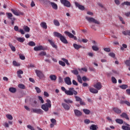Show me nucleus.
Instances as JSON below:
<instances>
[{"instance_id":"obj_1","label":"nucleus","mask_w":130,"mask_h":130,"mask_svg":"<svg viewBox=\"0 0 130 130\" xmlns=\"http://www.w3.org/2000/svg\"><path fill=\"white\" fill-rule=\"evenodd\" d=\"M61 89L62 91L64 92L66 95L68 96H73V95H78V91L75 90V88L73 87H70L69 90H67L64 87H61Z\"/></svg>"},{"instance_id":"obj_2","label":"nucleus","mask_w":130,"mask_h":130,"mask_svg":"<svg viewBox=\"0 0 130 130\" xmlns=\"http://www.w3.org/2000/svg\"><path fill=\"white\" fill-rule=\"evenodd\" d=\"M53 35L54 37H57V38H59L60 41H61L62 43H64V44H68V40H67V39H66V37L62 36L61 34L58 32L54 31L53 32Z\"/></svg>"},{"instance_id":"obj_3","label":"nucleus","mask_w":130,"mask_h":130,"mask_svg":"<svg viewBox=\"0 0 130 130\" xmlns=\"http://www.w3.org/2000/svg\"><path fill=\"white\" fill-rule=\"evenodd\" d=\"M46 103L43 104L41 106L42 109L44 110L46 112H47L49 110V108H51V101L50 100H46Z\"/></svg>"},{"instance_id":"obj_4","label":"nucleus","mask_w":130,"mask_h":130,"mask_svg":"<svg viewBox=\"0 0 130 130\" xmlns=\"http://www.w3.org/2000/svg\"><path fill=\"white\" fill-rule=\"evenodd\" d=\"M64 102H65V103H62V105L63 107V108H64L66 109V110H70V104H73V101L71 100H69V99H64ZM66 103H67L66 104ZM69 104V105H68Z\"/></svg>"},{"instance_id":"obj_5","label":"nucleus","mask_w":130,"mask_h":130,"mask_svg":"<svg viewBox=\"0 0 130 130\" xmlns=\"http://www.w3.org/2000/svg\"><path fill=\"white\" fill-rule=\"evenodd\" d=\"M60 2L64 7H67V8H71V3L68 0H60Z\"/></svg>"},{"instance_id":"obj_6","label":"nucleus","mask_w":130,"mask_h":130,"mask_svg":"<svg viewBox=\"0 0 130 130\" xmlns=\"http://www.w3.org/2000/svg\"><path fill=\"white\" fill-rule=\"evenodd\" d=\"M86 19L89 22H92V23H94V24H97L98 25H99V24H100V22H99L98 20L94 19V18L86 17Z\"/></svg>"},{"instance_id":"obj_7","label":"nucleus","mask_w":130,"mask_h":130,"mask_svg":"<svg viewBox=\"0 0 130 130\" xmlns=\"http://www.w3.org/2000/svg\"><path fill=\"white\" fill-rule=\"evenodd\" d=\"M35 72H36L37 77H39V79H40V80L43 79V78L44 77V74H43V73H42V72L41 71L36 70L35 71Z\"/></svg>"},{"instance_id":"obj_8","label":"nucleus","mask_w":130,"mask_h":130,"mask_svg":"<svg viewBox=\"0 0 130 130\" xmlns=\"http://www.w3.org/2000/svg\"><path fill=\"white\" fill-rule=\"evenodd\" d=\"M11 12H12V13L14 14V15H15V16H21V15L22 16H23V15H24V13H23L22 12H21L20 11H17V10H15L13 9H12L11 10Z\"/></svg>"},{"instance_id":"obj_9","label":"nucleus","mask_w":130,"mask_h":130,"mask_svg":"<svg viewBox=\"0 0 130 130\" xmlns=\"http://www.w3.org/2000/svg\"><path fill=\"white\" fill-rule=\"evenodd\" d=\"M64 34H66V35H67L68 37H69V38H73L74 40H77V37L74 36L73 34L70 32L69 31H64Z\"/></svg>"},{"instance_id":"obj_10","label":"nucleus","mask_w":130,"mask_h":130,"mask_svg":"<svg viewBox=\"0 0 130 130\" xmlns=\"http://www.w3.org/2000/svg\"><path fill=\"white\" fill-rule=\"evenodd\" d=\"M31 112L37 114H43V111L41 109H33Z\"/></svg>"},{"instance_id":"obj_11","label":"nucleus","mask_w":130,"mask_h":130,"mask_svg":"<svg viewBox=\"0 0 130 130\" xmlns=\"http://www.w3.org/2000/svg\"><path fill=\"white\" fill-rule=\"evenodd\" d=\"M15 31H18L19 32V33H21V34H22V35H24V34H25V31H24V30L22 29H20L19 30V27L17 25L14 26V28Z\"/></svg>"},{"instance_id":"obj_12","label":"nucleus","mask_w":130,"mask_h":130,"mask_svg":"<svg viewBox=\"0 0 130 130\" xmlns=\"http://www.w3.org/2000/svg\"><path fill=\"white\" fill-rule=\"evenodd\" d=\"M94 88L95 89H97V90H100L101 88H102V84H101V83L98 82L95 84L93 85Z\"/></svg>"},{"instance_id":"obj_13","label":"nucleus","mask_w":130,"mask_h":130,"mask_svg":"<svg viewBox=\"0 0 130 130\" xmlns=\"http://www.w3.org/2000/svg\"><path fill=\"white\" fill-rule=\"evenodd\" d=\"M49 3L51 5L52 9H53L54 10H57L58 9L57 4H55L54 2H50V1H49Z\"/></svg>"},{"instance_id":"obj_14","label":"nucleus","mask_w":130,"mask_h":130,"mask_svg":"<svg viewBox=\"0 0 130 130\" xmlns=\"http://www.w3.org/2000/svg\"><path fill=\"white\" fill-rule=\"evenodd\" d=\"M48 41L53 48H55V49L57 48V45L54 44V42H53V41L49 39L48 40Z\"/></svg>"},{"instance_id":"obj_15","label":"nucleus","mask_w":130,"mask_h":130,"mask_svg":"<svg viewBox=\"0 0 130 130\" xmlns=\"http://www.w3.org/2000/svg\"><path fill=\"white\" fill-rule=\"evenodd\" d=\"M113 110L115 113H117V114H120L121 113V110L119 109V108L117 107H113Z\"/></svg>"},{"instance_id":"obj_16","label":"nucleus","mask_w":130,"mask_h":130,"mask_svg":"<svg viewBox=\"0 0 130 130\" xmlns=\"http://www.w3.org/2000/svg\"><path fill=\"white\" fill-rule=\"evenodd\" d=\"M64 82L67 85H72V81H71V78L69 77L65 78Z\"/></svg>"},{"instance_id":"obj_17","label":"nucleus","mask_w":130,"mask_h":130,"mask_svg":"<svg viewBox=\"0 0 130 130\" xmlns=\"http://www.w3.org/2000/svg\"><path fill=\"white\" fill-rule=\"evenodd\" d=\"M75 6H76L77 8L79 9V10H81V11H84V10H85V7H84L83 5L79 4V3L77 2H75Z\"/></svg>"},{"instance_id":"obj_18","label":"nucleus","mask_w":130,"mask_h":130,"mask_svg":"<svg viewBox=\"0 0 130 130\" xmlns=\"http://www.w3.org/2000/svg\"><path fill=\"white\" fill-rule=\"evenodd\" d=\"M74 113L76 115V116H77L78 117H79V116H81L82 115V112H81V111H80L78 110H74Z\"/></svg>"},{"instance_id":"obj_19","label":"nucleus","mask_w":130,"mask_h":130,"mask_svg":"<svg viewBox=\"0 0 130 130\" xmlns=\"http://www.w3.org/2000/svg\"><path fill=\"white\" fill-rule=\"evenodd\" d=\"M40 26L43 29H45L46 30L47 29V24H46V22H42L40 23Z\"/></svg>"},{"instance_id":"obj_20","label":"nucleus","mask_w":130,"mask_h":130,"mask_svg":"<svg viewBox=\"0 0 130 130\" xmlns=\"http://www.w3.org/2000/svg\"><path fill=\"white\" fill-rule=\"evenodd\" d=\"M35 51H39V50H43V47L41 45H40L38 47H35L34 48Z\"/></svg>"},{"instance_id":"obj_21","label":"nucleus","mask_w":130,"mask_h":130,"mask_svg":"<svg viewBox=\"0 0 130 130\" xmlns=\"http://www.w3.org/2000/svg\"><path fill=\"white\" fill-rule=\"evenodd\" d=\"M121 117H123L124 118H125L127 119V120H129V118L128 117V116L127 115V114L126 113H122L120 115Z\"/></svg>"},{"instance_id":"obj_22","label":"nucleus","mask_w":130,"mask_h":130,"mask_svg":"<svg viewBox=\"0 0 130 130\" xmlns=\"http://www.w3.org/2000/svg\"><path fill=\"white\" fill-rule=\"evenodd\" d=\"M73 47L75 48V49H76L77 50H79L80 48H82V46L80 45H78L77 44H74Z\"/></svg>"},{"instance_id":"obj_23","label":"nucleus","mask_w":130,"mask_h":130,"mask_svg":"<svg viewBox=\"0 0 130 130\" xmlns=\"http://www.w3.org/2000/svg\"><path fill=\"white\" fill-rule=\"evenodd\" d=\"M89 91L93 94H97V93H98V90L93 88H89Z\"/></svg>"},{"instance_id":"obj_24","label":"nucleus","mask_w":130,"mask_h":130,"mask_svg":"<svg viewBox=\"0 0 130 130\" xmlns=\"http://www.w3.org/2000/svg\"><path fill=\"white\" fill-rule=\"evenodd\" d=\"M98 128V126L95 124H92L90 127V129L92 130H97Z\"/></svg>"},{"instance_id":"obj_25","label":"nucleus","mask_w":130,"mask_h":130,"mask_svg":"<svg viewBox=\"0 0 130 130\" xmlns=\"http://www.w3.org/2000/svg\"><path fill=\"white\" fill-rule=\"evenodd\" d=\"M49 78L51 81H56V79H57V77H56L55 75H51L50 76Z\"/></svg>"},{"instance_id":"obj_26","label":"nucleus","mask_w":130,"mask_h":130,"mask_svg":"<svg viewBox=\"0 0 130 130\" xmlns=\"http://www.w3.org/2000/svg\"><path fill=\"white\" fill-rule=\"evenodd\" d=\"M9 46L10 47V48L12 51H13L14 52H15V51H16V47H15L14 46H13V44L9 43Z\"/></svg>"},{"instance_id":"obj_27","label":"nucleus","mask_w":130,"mask_h":130,"mask_svg":"<svg viewBox=\"0 0 130 130\" xmlns=\"http://www.w3.org/2000/svg\"><path fill=\"white\" fill-rule=\"evenodd\" d=\"M126 125L127 126H122V129L124 130H130V127H129V124L126 123Z\"/></svg>"},{"instance_id":"obj_28","label":"nucleus","mask_w":130,"mask_h":130,"mask_svg":"<svg viewBox=\"0 0 130 130\" xmlns=\"http://www.w3.org/2000/svg\"><path fill=\"white\" fill-rule=\"evenodd\" d=\"M23 29L24 30L25 32H30V27L27 25H24L23 26Z\"/></svg>"},{"instance_id":"obj_29","label":"nucleus","mask_w":130,"mask_h":130,"mask_svg":"<svg viewBox=\"0 0 130 130\" xmlns=\"http://www.w3.org/2000/svg\"><path fill=\"white\" fill-rule=\"evenodd\" d=\"M53 23L55 26H57V27H58L60 26V24L59 23V21L56 19H54L53 20Z\"/></svg>"},{"instance_id":"obj_30","label":"nucleus","mask_w":130,"mask_h":130,"mask_svg":"<svg viewBox=\"0 0 130 130\" xmlns=\"http://www.w3.org/2000/svg\"><path fill=\"white\" fill-rule=\"evenodd\" d=\"M120 89H122V90H125V89H127L128 88V86L126 84H122L120 86Z\"/></svg>"},{"instance_id":"obj_31","label":"nucleus","mask_w":130,"mask_h":130,"mask_svg":"<svg viewBox=\"0 0 130 130\" xmlns=\"http://www.w3.org/2000/svg\"><path fill=\"white\" fill-rule=\"evenodd\" d=\"M16 40L21 43H23L25 41V38H17Z\"/></svg>"},{"instance_id":"obj_32","label":"nucleus","mask_w":130,"mask_h":130,"mask_svg":"<svg viewBox=\"0 0 130 130\" xmlns=\"http://www.w3.org/2000/svg\"><path fill=\"white\" fill-rule=\"evenodd\" d=\"M122 34L125 36H130V30H125L122 31Z\"/></svg>"},{"instance_id":"obj_33","label":"nucleus","mask_w":130,"mask_h":130,"mask_svg":"<svg viewBox=\"0 0 130 130\" xmlns=\"http://www.w3.org/2000/svg\"><path fill=\"white\" fill-rule=\"evenodd\" d=\"M9 91L11 93H16V92H17V89H16V88L14 87H10L9 88Z\"/></svg>"},{"instance_id":"obj_34","label":"nucleus","mask_w":130,"mask_h":130,"mask_svg":"<svg viewBox=\"0 0 130 130\" xmlns=\"http://www.w3.org/2000/svg\"><path fill=\"white\" fill-rule=\"evenodd\" d=\"M115 121L117 123H119V124H122V123H123V120L121 119H116Z\"/></svg>"},{"instance_id":"obj_35","label":"nucleus","mask_w":130,"mask_h":130,"mask_svg":"<svg viewBox=\"0 0 130 130\" xmlns=\"http://www.w3.org/2000/svg\"><path fill=\"white\" fill-rule=\"evenodd\" d=\"M77 80L79 83H80V84H83V80H82V77H81V76H77Z\"/></svg>"},{"instance_id":"obj_36","label":"nucleus","mask_w":130,"mask_h":130,"mask_svg":"<svg viewBox=\"0 0 130 130\" xmlns=\"http://www.w3.org/2000/svg\"><path fill=\"white\" fill-rule=\"evenodd\" d=\"M122 47H120V50L123 51L124 50V48H127V45L125 44H123L122 45Z\"/></svg>"},{"instance_id":"obj_37","label":"nucleus","mask_w":130,"mask_h":130,"mask_svg":"<svg viewBox=\"0 0 130 130\" xmlns=\"http://www.w3.org/2000/svg\"><path fill=\"white\" fill-rule=\"evenodd\" d=\"M125 64L127 66V67H130V57L129 58V60H126L124 61Z\"/></svg>"},{"instance_id":"obj_38","label":"nucleus","mask_w":130,"mask_h":130,"mask_svg":"<svg viewBox=\"0 0 130 130\" xmlns=\"http://www.w3.org/2000/svg\"><path fill=\"white\" fill-rule=\"evenodd\" d=\"M83 111L85 113V114H86V115L90 114V111L88 109H84L83 110Z\"/></svg>"},{"instance_id":"obj_39","label":"nucleus","mask_w":130,"mask_h":130,"mask_svg":"<svg viewBox=\"0 0 130 130\" xmlns=\"http://www.w3.org/2000/svg\"><path fill=\"white\" fill-rule=\"evenodd\" d=\"M6 117L8 119H9V120H13V116H12V115L7 114Z\"/></svg>"},{"instance_id":"obj_40","label":"nucleus","mask_w":130,"mask_h":130,"mask_svg":"<svg viewBox=\"0 0 130 130\" xmlns=\"http://www.w3.org/2000/svg\"><path fill=\"white\" fill-rule=\"evenodd\" d=\"M6 15H7L8 19H10V20H11V19H13L12 18V17H13V14H12V13H7Z\"/></svg>"},{"instance_id":"obj_41","label":"nucleus","mask_w":130,"mask_h":130,"mask_svg":"<svg viewBox=\"0 0 130 130\" xmlns=\"http://www.w3.org/2000/svg\"><path fill=\"white\" fill-rule=\"evenodd\" d=\"M28 45L29 46H35V45H36V44L33 41H30L28 42Z\"/></svg>"},{"instance_id":"obj_42","label":"nucleus","mask_w":130,"mask_h":130,"mask_svg":"<svg viewBox=\"0 0 130 130\" xmlns=\"http://www.w3.org/2000/svg\"><path fill=\"white\" fill-rule=\"evenodd\" d=\"M71 72L72 74H74V75H79V71H78L77 70H72Z\"/></svg>"},{"instance_id":"obj_43","label":"nucleus","mask_w":130,"mask_h":130,"mask_svg":"<svg viewBox=\"0 0 130 130\" xmlns=\"http://www.w3.org/2000/svg\"><path fill=\"white\" fill-rule=\"evenodd\" d=\"M92 49L94 51H98V50H99V48L96 46H92Z\"/></svg>"},{"instance_id":"obj_44","label":"nucleus","mask_w":130,"mask_h":130,"mask_svg":"<svg viewBox=\"0 0 130 130\" xmlns=\"http://www.w3.org/2000/svg\"><path fill=\"white\" fill-rule=\"evenodd\" d=\"M122 6H130V2H124L121 4Z\"/></svg>"},{"instance_id":"obj_45","label":"nucleus","mask_w":130,"mask_h":130,"mask_svg":"<svg viewBox=\"0 0 130 130\" xmlns=\"http://www.w3.org/2000/svg\"><path fill=\"white\" fill-rule=\"evenodd\" d=\"M75 98L76 99V101H77V102H80L82 100V99L78 96H75Z\"/></svg>"},{"instance_id":"obj_46","label":"nucleus","mask_w":130,"mask_h":130,"mask_svg":"<svg viewBox=\"0 0 130 130\" xmlns=\"http://www.w3.org/2000/svg\"><path fill=\"white\" fill-rule=\"evenodd\" d=\"M39 55L40 56H45L46 55V52L42 51L39 54Z\"/></svg>"},{"instance_id":"obj_47","label":"nucleus","mask_w":130,"mask_h":130,"mask_svg":"<svg viewBox=\"0 0 130 130\" xmlns=\"http://www.w3.org/2000/svg\"><path fill=\"white\" fill-rule=\"evenodd\" d=\"M13 66H14V67H20V63H18L16 61H13Z\"/></svg>"},{"instance_id":"obj_48","label":"nucleus","mask_w":130,"mask_h":130,"mask_svg":"<svg viewBox=\"0 0 130 130\" xmlns=\"http://www.w3.org/2000/svg\"><path fill=\"white\" fill-rule=\"evenodd\" d=\"M61 59L63 60V61H64L66 63L67 66H70V63L69 62V60H68V59L64 58H62Z\"/></svg>"},{"instance_id":"obj_49","label":"nucleus","mask_w":130,"mask_h":130,"mask_svg":"<svg viewBox=\"0 0 130 130\" xmlns=\"http://www.w3.org/2000/svg\"><path fill=\"white\" fill-rule=\"evenodd\" d=\"M109 56H111V57H113V58H115V54L113 52H110L109 53Z\"/></svg>"},{"instance_id":"obj_50","label":"nucleus","mask_w":130,"mask_h":130,"mask_svg":"<svg viewBox=\"0 0 130 130\" xmlns=\"http://www.w3.org/2000/svg\"><path fill=\"white\" fill-rule=\"evenodd\" d=\"M59 64L62 67H66V63L61 60L59 61Z\"/></svg>"},{"instance_id":"obj_51","label":"nucleus","mask_w":130,"mask_h":130,"mask_svg":"<svg viewBox=\"0 0 130 130\" xmlns=\"http://www.w3.org/2000/svg\"><path fill=\"white\" fill-rule=\"evenodd\" d=\"M112 82L113 84H116V83H117V80H116V79L114 77H112Z\"/></svg>"},{"instance_id":"obj_52","label":"nucleus","mask_w":130,"mask_h":130,"mask_svg":"<svg viewBox=\"0 0 130 130\" xmlns=\"http://www.w3.org/2000/svg\"><path fill=\"white\" fill-rule=\"evenodd\" d=\"M18 87H19L20 89H25V85L20 83L18 85Z\"/></svg>"},{"instance_id":"obj_53","label":"nucleus","mask_w":130,"mask_h":130,"mask_svg":"<svg viewBox=\"0 0 130 130\" xmlns=\"http://www.w3.org/2000/svg\"><path fill=\"white\" fill-rule=\"evenodd\" d=\"M104 51H106V52H110V51H111L110 48H104Z\"/></svg>"},{"instance_id":"obj_54","label":"nucleus","mask_w":130,"mask_h":130,"mask_svg":"<svg viewBox=\"0 0 130 130\" xmlns=\"http://www.w3.org/2000/svg\"><path fill=\"white\" fill-rule=\"evenodd\" d=\"M35 89L37 91V93H41V90L38 87H36Z\"/></svg>"},{"instance_id":"obj_55","label":"nucleus","mask_w":130,"mask_h":130,"mask_svg":"<svg viewBox=\"0 0 130 130\" xmlns=\"http://www.w3.org/2000/svg\"><path fill=\"white\" fill-rule=\"evenodd\" d=\"M19 57L22 60H25V56L23 55V54H19Z\"/></svg>"},{"instance_id":"obj_56","label":"nucleus","mask_w":130,"mask_h":130,"mask_svg":"<svg viewBox=\"0 0 130 130\" xmlns=\"http://www.w3.org/2000/svg\"><path fill=\"white\" fill-rule=\"evenodd\" d=\"M38 98H39V100L41 101V103H44V100H43V99L42 98V97L39 96Z\"/></svg>"},{"instance_id":"obj_57","label":"nucleus","mask_w":130,"mask_h":130,"mask_svg":"<svg viewBox=\"0 0 130 130\" xmlns=\"http://www.w3.org/2000/svg\"><path fill=\"white\" fill-rule=\"evenodd\" d=\"M98 6H99V7H100L101 8H102V9H105V7H104V6L103 5V4L99 3H98Z\"/></svg>"},{"instance_id":"obj_58","label":"nucleus","mask_w":130,"mask_h":130,"mask_svg":"<svg viewBox=\"0 0 130 130\" xmlns=\"http://www.w3.org/2000/svg\"><path fill=\"white\" fill-rule=\"evenodd\" d=\"M27 128H29V129H31V130H35L34 129V127H33V126H31V125H27Z\"/></svg>"},{"instance_id":"obj_59","label":"nucleus","mask_w":130,"mask_h":130,"mask_svg":"<svg viewBox=\"0 0 130 130\" xmlns=\"http://www.w3.org/2000/svg\"><path fill=\"white\" fill-rule=\"evenodd\" d=\"M17 75H23L24 74V72L22 70H19L17 72Z\"/></svg>"},{"instance_id":"obj_60","label":"nucleus","mask_w":130,"mask_h":130,"mask_svg":"<svg viewBox=\"0 0 130 130\" xmlns=\"http://www.w3.org/2000/svg\"><path fill=\"white\" fill-rule=\"evenodd\" d=\"M4 126H5V127H10V125L7 122L4 123Z\"/></svg>"},{"instance_id":"obj_61","label":"nucleus","mask_w":130,"mask_h":130,"mask_svg":"<svg viewBox=\"0 0 130 130\" xmlns=\"http://www.w3.org/2000/svg\"><path fill=\"white\" fill-rule=\"evenodd\" d=\"M72 83L75 85V86H78V82L75 80H73L72 81Z\"/></svg>"},{"instance_id":"obj_62","label":"nucleus","mask_w":130,"mask_h":130,"mask_svg":"<svg viewBox=\"0 0 130 130\" xmlns=\"http://www.w3.org/2000/svg\"><path fill=\"white\" fill-rule=\"evenodd\" d=\"M80 102V105H84V106L86 105V103H85V102L83 101L82 100H81V101H80V102Z\"/></svg>"},{"instance_id":"obj_63","label":"nucleus","mask_w":130,"mask_h":130,"mask_svg":"<svg viewBox=\"0 0 130 130\" xmlns=\"http://www.w3.org/2000/svg\"><path fill=\"white\" fill-rule=\"evenodd\" d=\"M84 123H86V124H89L90 123V120L86 119L84 120Z\"/></svg>"},{"instance_id":"obj_64","label":"nucleus","mask_w":130,"mask_h":130,"mask_svg":"<svg viewBox=\"0 0 130 130\" xmlns=\"http://www.w3.org/2000/svg\"><path fill=\"white\" fill-rule=\"evenodd\" d=\"M58 82L59 83H62L63 80L62 79V78H61V77H58Z\"/></svg>"}]
</instances>
